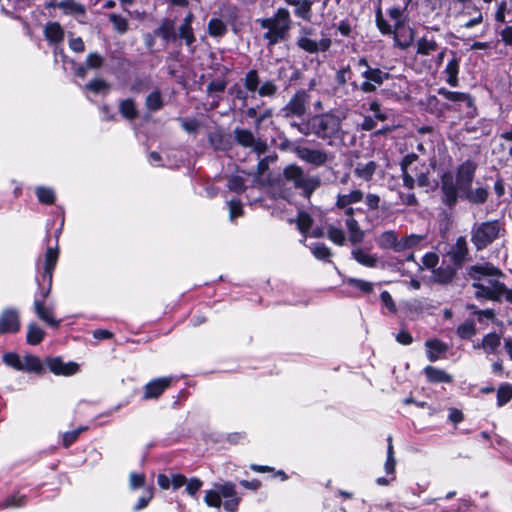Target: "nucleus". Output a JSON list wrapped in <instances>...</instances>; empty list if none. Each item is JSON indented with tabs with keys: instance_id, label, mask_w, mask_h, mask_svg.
<instances>
[{
	"instance_id": "f257e3e1",
	"label": "nucleus",
	"mask_w": 512,
	"mask_h": 512,
	"mask_svg": "<svg viewBox=\"0 0 512 512\" xmlns=\"http://www.w3.org/2000/svg\"><path fill=\"white\" fill-rule=\"evenodd\" d=\"M346 113L339 109H331L328 112L311 117L312 135L321 139L328 146L336 147L344 142L346 131L343 123Z\"/></svg>"
},
{
	"instance_id": "f03ea898",
	"label": "nucleus",
	"mask_w": 512,
	"mask_h": 512,
	"mask_svg": "<svg viewBox=\"0 0 512 512\" xmlns=\"http://www.w3.org/2000/svg\"><path fill=\"white\" fill-rule=\"evenodd\" d=\"M465 276L474 281L473 288H507L502 281L505 278L504 273L489 262L468 266Z\"/></svg>"
},
{
	"instance_id": "7ed1b4c3",
	"label": "nucleus",
	"mask_w": 512,
	"mask_h": 512,
	"mask_svg": "<svg viewBox=\"0 0 512 512\" xmlns=\"http://www.w3.org/2000/svg\"><path fill=\"white\" fill-rule=\"evenodd\" d=\"M260 25L267 29L263 38L267 40L268 45H276L286 38L291 28L290 12L286 8H279L272 17L262 19Z\"/></svg>"
},
{
	"instance_id": "20e7f679",
	"label": "nucleus",
	"mask_w": 512,
	"mask_h": 512,
	"mask_svg": "<svg viewBox=\"0 0 512 512\" xmlns=\"http://www.w3.org/2000/svg\"><path fill=\"white\" fill-rule=\"evenodd\" d=\"M222 498L226 501L223 503L224 509L234 512L239 505V498L236 493V486L232 482L216 483L212 489L205 491L204 502L208 507L220 508Z\"/></svg>"
},
{
	"instance_id": "39448f33",
	"label": "nucleus",
	"mask_w": 512,
	"mask_h": 512,
	"mask_svg": "<svg viewBox=\"0 0 512 512\" xmlns=\"http://www.w3.org/2000/svg\"><path fill=\"white\" fill-rule=\"evenodd\" d=\"M60 230L55 232L54 243H51V235L48 233L45 237L46 250L43 257L38 259V267L42 270L41 278L38 279V284L43 288H50L52 285L53 270L59 258V238Z\"/></svg>"
},
{
	"instance_id": "423d86ee",
	"label": "nucleus",
	"mask_w": 512,
	"mask_h": 512,
	"mask_svg": "<svg viewBox=\"0 0 512 512\" xmlns=\"http://www.w3.org/2000/svg\"><path fill=\"white\" fill-rule=\"evenodd\" d=\"M356 65L364 68L361 72V76L365 81L360 84L353 82L352 86L365 94L374 93L379 86L391 78L390 73L377 67H371L366 57L359 58L356 61Z\"/></svg>"
},
{
	"instance_id": "0eeeda50",
	"label": "nucleus",
	"mask_w": 512,
	"mask_h": 512,
	"mask_svg": "<svg viewBox=\"0 0 512 512\" xmlns=\"http://www.w3.org/2000/svg\"><path fill=\"white\" fill-rule=\"evenodd\" d=\"M501 230L498 220L475 223L471 228V242L477 251L484 250L499 237Z\"/></svg>"
},
{
	"instance_id": "6e6552de",
	"label": "nucleus",
	"mask_w": 512,
	"mask_h": 512,
	"mask_svg": "<svg viewBox=\"0 0 512 512\" xmlns=\"http://www.w3.org/2000/svg\"><path fill=\"white\" fill-rule=\"evenodd\" d=\"M315 35L316 31L314 28L302 26L296 40L297 47L308 54L327 52L332 45L331 38L328 35L322 34L320 39H316Z\"/></svg>"
},
{
	"instance_id": "1a4fd4ad",
	"label": "nucleus",
	"mask_w": 512,
	"mask_h": 512,
	"mask_svg": "<svg viewBox=\"0 0 512 512\" xmlns=\"http://www.w3.org/2000/svg\"><path fill=\"white\" fill-rule=\"evenodd\" d=\"M283 176L288 182H292L295 188L301 189L306 197H310L321 184L319 177L306 175L303 169L295 164L287 166Z\"/></svg>"
},
{
	"instance_id": "9d476101",
	"label": "nucleus",
	"mask_w": 512,
	"mask_h": 512,
	"mask_svg": "<svg viewBox=\"0 0 512 512\" xmlns=\"http://www.w3.org/2000/svg\"><path fill=\"white\" fill-rule=\"evenodd\" d=\"M33 308L37 317L45 324L53 328L60 326L61 320L55 318V303L49 295V290L42 291L35 296Z\"/></svg>"
},
{
	"instance_id": "9b49d317",
	"label": "nucleus",
	"mask_w": 512,
	"mask_h": 512,
	"mask_svg": "<svg viewBox=\"0 0 512 512\" xmlns=\"http://www.w3.org/2000/svg\"><path fill=\"white\" fill-rule=\"evenodd\" d=\"M310 94L305 89L297 90L287 104L280 110L283 118L303 117L308 109Z\"/></svg>"
},
{
	"instance_id": "f8f14e48",
	"label": "nucleus",
	"mask_w": 512,
	"mask_h": 512,
	"mask_svg": "<svg viewBox=\"0 0 512 512\" xmlns=\"http://www.w3.org/2000/svg\"><path fill=\"white\" fill-rule=\"evenodd\" d=\"M235 142L244 147L250 148L257 155L267 152L268 145L265 140L257 138L254 133L245 128H235L233 131Z\"/></svg>"
},
{
	"instance_id": "ddd939ff",
	"label": "nucleus",
	"mask_w": 512,
	"mask_h": 512,
	"mask_svg": "<svg viewBox=\"0 0 512 512\" xmlns=\"http://www.w3.org/2000/svg\"><path fill=\"white\" fill-rule=\"evenodd\" d=\"M459 187L454 180V176L450 171L443 173L441 176V192L442 202L448 206L453 207L458 200Z\"/></svg>"
},
{
	"instance_id": "4468645a",
	"label": "nucleus",
	"mask_w": 512,
	"mask_h": 512,
	"mask_svg": "<svg viewBox=\"0 0 512 512\" xmlns=\"http://www.w3.org/2000/svg\"><path fill=\"white\" fill-rule=\"evenodd\" d=\"M447 256L456 268H461L469 259V247L464 236H459L455 243L450 246Z\"/></svg>"
},
{
	"instance_id": "2eb2a0df",
	"label": "nucleus",
	"mask_w": 512,
	"mask_h": 512,
	"mask_svg": "<svg viewBox=\"0 0 512 512\" xmlns=\"http://www.w3.org/2000/svg\"><path fill=\"white\" fill-rule=\"evenodd\" d=\"M476 169V163L471 160H466L458 167L456 172V182L460 191L463 192L464 190L471 188Z\"/></svg>"
},
{
	"instance_id": "dca6fc26",
	"label": "nucleus",
	"mask_w": 512,
	"mask_h": 512,
	"mask_svg": "<svg viewBox=\"0 0 512 512\" xmlns=\"http://www.w3.org/2000/svg\"><path fill=\"white\" fill-rule=\"evenodd\" d=\"M21 322L15 309L7 308L0 314V334H15L20 330Z\"/></svg>"
},
{
	"instance_id": "f3484780",
	"label": "nucleus",
	"mask_w": 512,
	"mask_h": 512,
	"mask_svg": "<svg viewBox=\"0 0 512 512\" xmlns=\"http://www.w3.org/2000/svg\"><path fill=\"white\" fill-rule=\"evenodd\" d=\"M297 156L301 160L314 166H323L330 160L329 154L326 151L308 147L297 149Z\"/></svg>"
},
{
	"instance_id": "a211bd4d",
	"label": "nucleus",
	"mask_w": 512,
	"mask_h": 512,
	"mask_svg": "<svg viewBox=\"0 0 512 512\" xmlns=\"http://www.w3.org/2000/svg\"><path fill=\"white\" fill-rule=\"evenodd\" d=\"M49 370L55 375L71 376L78 372L79 365L75 362H63L60 358H47L45 361Z\"/></svg>"
},
{
	"instance_id": "6ab92c4d",
	"label": "nucleus",
	"mask_w": 512,
	"mask_h": 512,
	"mask_svg": "<svg viewBox=\"0 0 512 512\" xmlns=\"http://www.w3.org/2000/svg\"><path fill=\"white\" fill-rule=\"evenodd\" d=\"M171 381V377H162L150 381L144 388V398L152 399L159 397L170 386Z\"/></svg>"
},
{
	"instance_id": "aec40b11",
	"label": "nucleus",
	"mask_w": 512,
	"mask_h": 512,
	"mask_svg": "<svg viewBox=\"0 0 512 512\" xmlns=\"http://www.w3.org/2000/svg\"><path fill=\"white\" fill-rule=\"evenodd\" d=\"M451 59L448 61L444 73L446 75V82L451 87H457L459 84L458 74L460 69V58L457 57L454 51H451Z\"/></svg>"
},
{
	"instance_id": "412c9836",
	"label": "nucleus",
	"mask_w": 512,
	"mask_h": 512,
	"mask_svg": "<svg viewBox=\"0 0 512 512\" xmlns=\"http://www.w3.org/2000/svg\"><path fill=\"white\" fill-rule=\"evenodd\" d=\"M48 6L58 7L62 9L65 14L72 15L76 18L85 17L86 14L85 7L74 0H63L58 3L51 2Z\"/></svg>"
},
{
	"instance_id": "4be33fe9",
	"label": "nucleus",
	"mask_w": 512,
	"mask_h": 512,
	"mask_svg": "<svg viewBox=\"0 0 512 512\" xmlns=\"http://www.w3.org/2000/svg\"><path fill=\"white\" fill-rule=\"evenodd\" d=\"M154 36L161 37L165 43L175 41L177 33L175 31L174 22L171 19L162 20L160 26L154 30Z\"/></svg>"
},
{
	"instance_id": "5701e85b",
	"label": "nucleus",
	"mask_w": 512,
	"mask_h": 512,
	"mask_svg": "<svg viewBox=\"0 0 512 512\" xmlns=\"http://www.w3.org/2000/svg\"><path fill=\"white\" fill-rule=\"evenodd\" d=\"M425 346L428 349L427 357L431 362L438 360L449 349L448 345L439 339H429L425 342Z\"/></svg>"
},
{
	"instance_id": "b1692460",
	"label": "nucleus",
	"mask_w": 512,
	"mask_h": 512,
	"mask_svg": "<svg viewBox=\"0 0 512 512\" xmlns=\"http://www.w3.org/2000/svg\"><path fill=\"white\" fill-rule=\"evenodd\" d=\"M399 240L394 230H387L379 235L376 242L382 249H391L399 253Z\"/></svg>"
},
{
	"instance_id": "393cba45",
	"label": "nucleus",
	"mask_w": 512,
	"mask_h": 512,
	"mask_svg": "<svg viewBox=\"0 0 512 512\" xmlns=\"http://www.w3.org/2000/svg\"><path fill=\"white\" fill-rule=\"evenodd\" d=\"M44 36L50 44H58L64 40V30L58 22H48L44 27Z\"/></svg>"
},
{
	"instance_id": "a878e982",
	"label": "nucleus",
	"mask_w": 512,
	"mask_h": 512,
	"mask_svg": "<svg viewBox=\"0 0 512 512\" xmlns=\"http://www.w3.org/2000/svg\"><path fill=\"white\" fill-rule=\"evenodd\" d=\"M439 46L433 37L423 36L416 42V53L422 56H429L438 50Z\"/></svg>"
},
{
	"instance_id": "bb28decb",
	"label": "nucleus",
	"mask_w": 512,
	"mask_h": 512,
	"mask_svg": "<svg viewBox=\"0 0 512 512\" xmlns=\"http://www.w3.org/2000/svg\"><path fill=\"white\" fill-rule=\"evenodd\" d=\"M364 193L359 190L355 189L350 191L347 194H338L335 202L336 207H346L352 204L359 203L363 200Z\"/></svg>"
},
{
	"instance_id": "cd10ccee",
	"label": "nucleus",
	"mask_w": 512,
	"mask_h": 512,
	"mask_svg": "<svg viewBox=\"0 0 512 512\" xmlns=\"http://www.w3.org/2000/svg\"><path fill=\"white\" fill-rule=\"evenodd\" d=\"M424 372L428 381L432 383H451L453 381L451 375L433 366H427Z\"/></svg>"
},
{
	"instance_id": "c85d7f7f",
	"label": "nucleus",
	"mask_w": 512,
	"mask_h": 512,
	"mask_svg": "<svg viewBox=\"0 0 512 512\" xmlns=\"http://www.w3.org/2000/svg\"><path fill=\"white\" fill-rule=\"evenodd\" d=\"M456 275V267L450 265L439 267L433 271V279L438 284L450 283Z\"/></svg>"
},
{
	"instance_id": "c756f323",
	"label": "nucleus",
	"mask_w": 512,
	"mask_h": 512,
	"mask_svg": "<svg viewBox=\"0 0 512 512\" xmlns=\"http://www.w3.org/2000/svg\"><path fill=\"white\" fill-rule=\"evenodd\" d=\"M377 169V164L374 161H369L367 163H357L354 168V174L358 178L364 181H370Z\"/></svg>"
},
{
	"instance_id": "7c9ffc66",
	"label": "nucleus",
	"mask_w": 512,
	"mask_h": 512,
	"mask_svg": "<svg viewBox=\"0 0 512 512\" xmlns=\"http://www.w3.org/2000/svg\"><path fill=\"white\" fill-rule=\"evenodd\" d=\"M501 344V337L496 333H489L482 339L477 348H482L486 353L494 354Z\"/></svg>"
},
{
	"instance_id": "2f4dec72",
	"label": "nucleus",
	"mask_w": 512,
	"mask_h": 512,
	"mask_svg": "<svg viewBox=\"0 0 512 512\" xmlns=\"http://www.w3.org/2000/svg\"><path fill=\"white\" fill-rule=\"evenodd\" d=\"M43 370V364L41 360L32 354H26L22 358V368L21 371L27 373H40Z\"/></svg>"
},
{
	"instance_id": "473e14b6",
	"label": "nucleus",
	"mask_w": 512,
	"mask_h": 512,
	"mask_svg": "<svg viewBox=\"0 0 512 512\" xmlns=\"http://www.w3.org/2000/svg\"><path fill=\"white\" fill-rule=\"evenodd\" d=\"M45 331L35 322H31L27 326L26 341L30 345H38L42 342Z\"/></svg>"
},
{
	"instance_id": "72a5a7b5",
	"label": "nucleus",
	"mask_w": 512,
	"mask_h": 512,
	"mask_svg": "<svg viewBox=\"0 0 512 512\" xmlns=\"http://www.w3.org/2000/svg\"><path fill=\"white\" fill-rule=\"evenodd\" d=\"M425 240L426 235L424 234H410L404 236L399 240V253L408 249L415 248Z\"/></svg>"
},
{
	"instance_id": "f704fd0d",
	"label": "nucleus",
	"mask_w": 512,
	"mask_h": 512,
	"mask_svg": "<svg viewBox=\"0 0 512 512\" xmlns=\"http://www.w3.org/2000/svg\"><path fill=\"white\" fill-rule=\"evenodd\" d=\"M119 112L127 120H135L138 117V110L133 99L127 98L119 103Z\"/></svg>"
},
{
	"instance_id": "c9c22d12",
	"label": "nucleus",
	"mask_w": 512,
	"mask_h": 512,
	"mask_svg": "<svg viewBox=\"0 0 512 512\" xmlns=\"http://www.w3.org/2000/svg\"><path fill=\"white\" fill-rule=\"evenodd\" d=\"M476 296L478 298L487 297L489 299L506 301L512 303V290H480L477 291Z\"/></svg>"
},
{
	"instance_id": "e433bc0d",
	"label": "nucleus",
	"mask_w": 512,
	"mask_h": 512,
	"mask_svg": "<svg viewBox=\"0 0 512 512\" xmlns=\"http://www.w3.org/2000/svg\"><path fill=\"white\" fill-rule=\"evenodd\" d=\"M354 259L366 267H376L379 259L376 255L365 252L362 249H356L352 252Z\"/></svg>"
},
{
	"instance_id": "4c0bfd02",
	"label": "nucleus",
	"mask_w": 512,
	"mask_h": 512,
	"mask_svg": "<svg viewBox=\"0 0 512 512\" xmlns=\"http://www.w3.org/2000/svg\"><path fill=\"white\" fill-rule=\"evenodd\" d=\"M346 227L349 232V240L353 244H358L362 242L364 234L363 231L360 229L359 224L356 219L354 218H347L346 219Z\"/></svg>"
},
{
	"instance_id": "58836bf2",
	"label": "nucleus",
	"mask_w": 512,
	"mask_h": 512,
	"mask_svg": "<svg viewBox=\"0 0 512 512\" xmlns=\"http://www.w3.org/2000/svg\"><path fill=\"white\" fill-rule=\"evenodd\" d=\"M312 0H297V7L294 9V14L305 20L310 22L312 19Z\"/></svg>"
},
{
	"instance_id": "ea45409f",
	"label": "nucleus",
	"mask_w": 512,
	"mask_h": 512,
	"mask_svg": "<svg viewBox=\"0 0 512 512\" xmlns=\"http://www.w3.org/2000/svg\"><path fill=\"white\" fill-rule=\"evenodd\" d=\"M463 193H465L467 200L474 204H482L486 202L489 195L488 190L483 187H478L474 190L469 188L468 190H464Z\"/></svg>"
},
{
	"instance_id": "a19ab883",
	"label": "nucleus",
	"mask_w": 512,
	"mask_h": 512,
	"mask_svg": "<svg viewBox=\"0 0 512 512\" xmlns=\"http://www.w3.org/2000/svg\"><path fill=\"white\" fill-rule=\"evenodd\" d=\"M108 19L117 33L125 34L129 30V20L127 17L117 13H111L108 15Z\"/></svg>"
},
{
	"instance_id": "79ce46f5",
	"label": "nucleus",
	"mask_w": 512,
	"mask_h": 512,
	"mask_svg": "<svg viewBox=\"0 0 512 512\" xmlns=\"http://www.w3.org/2000/svg\"><path fill=\"white\" fill-rule=\"evenodd\" d=\"M163 105V98L159 90L151 92L145 99V106L151 112L160 110Z\"/></svg>"
},
{
	"instance_id": "37998d69",
	"label": "nucleus",
	"mask_w": 512,
	"mask_h": 512,
	"mask_svg": "<svg viewBox=\"0 0 512 512\" xmlns=\"http://www.w3.org/2000/svg\"><path fill=\"white\" fill-rule=\"evenodd\" d=\"M25 503L26 498L24 495L13 494L0 501V510L22 507Z\"/></svg>"
},
{
	"instance_id": "c03bdc74",
	"label": "nucleus",
	"mask_w": 512,
	"mask_h": 512,
	"mask_svg": "<svg viewBox=\"0 0 512 512\" xmlns=\"http://www.w3.org/2000/svg\"><path fill=\"white\" fill-rule=\"evenodd\" d=\"M437 93L444 97L446 100L452 101V102H464V101H471V98L468 94L463 92H457V91H450L446 88H439Z\"/></svg>"
},
{
	"instance_id": "a18cd8bd",
	"label": "nucleus",
	"mask_w": 512,
	"mask_h": 512,
	"mask_svg": "<svg viewBox=\"0 0 512 512\" xmlns=\"http://www.w3.org/2000/svg\"><path fill=\"white\" fill-rule=\"evenodd\" d=\"M243 84L247 91L255 93L260 85V79L257 70H249L245 75Z\"/></svg>"
},
{
	"instance_id": "49530a36",
	"label": "nucleus",
	"mask_w": 512,
	"mask_h": 512,
	"mask_svg": "<svg viewBox=\"0 0 512 512\" xmlns=\"http://www.w3.org/2000/svg\"><path fill=\"white\" fill-rule=\"evenodd\" d=\"M227 32L226 24L218 18H212L208 23V33L213 37H222Z\"/></svg>"
},
{
	"instance_id": "de8ad7c7",
	"label": "nucleus",
	"mask_w": 512,
	"mask_h": 512,
	"mask_svg": "<svg viewBox=\"0 0 512 512\" xmlns=\"http://www.w3.org/2000/svg\"><path fill=\"white\" fill-rule=\"evenodd\" d=\"M456 332L461 339H470L476 335V325L473 320H466L457 327Z\"/></svg>"
},
{
	"instance_id": "09e8293b",
	"label": "nucleus",
	"mask_w": 512,
	"mask_h": 512,
	"mask_svg": "<svg viewBox=\"0 0 512 512\" xmlns=\"http://www.w3.org/2000/svg\"><path fill=\"white\" fill-rule=\"evenodd\" d=\"M256 92L260 97L273 98L278 92V86L273 80H268L259 85Z\"/></svg>"
},
{
	"instance_id": "8fccbe9b",
	"label": "nucleus",
	"mask_w": 512,
	"mask_h": 512,
	"mask_svg": "<svg viewBox=\"0 0 512 512\" xmlns=\"http://www.w3.org/2000/svg\"><path fill=\"white\" fill-rule=\"evenodd\" d=\"M35 192L39 202L47 205L54 203L55 193L53 189L40 186L36 188Z\"/></svg>"
},
{
	"instance_id": "3c124183",
	"label": "nucleus",
	"mask_w": 512,
	"mask_h": 512,
	"mask_svg": "<svg viewBox=\"0 0 512 512\" xmlns=\"http://www.w3.org/2000/svg\"><path fill=\"white\" fill-rule=\"evenodd\" d=\"M2 361L8 367H11L17 371H21L22 358L15 352H7L2 356Z\"/></svg>"
},
{
	"instance_id": "603ef678",
	"label": "nucleus",
	"mask_w": 512,
	"mask_h": 512,
	"mask_svg": "<svg viewBox=\"0 0 512 512\" xmlns=\"http://www.w3.org/2000/svg\"><path fill=\"white\" fill-rule=\"evenodd\" d=\"M177 37L183 39L187 46H192L196 40L192 26L182 24L178 28Z\"/></svg>"
},
{
	"instance_id": "864d4df0",
	"label": "nucleus",
	"mask_w": 512,
	"mask_h": 512,
	"mask_svg": "<svg viewBox=\"0 0 512 512\" xmlns=\"http://www.w3.org/2000/svg\"><path fill=\"white\" fill-rule=\"evenodd\" d=\"M512 399V386L510 384H503L497 391V403L503 406Z\"/></svg>"
},
{
	"instance_id": "5fc2aeb1",
	"label": "nucleus",
	"mask_w": 512,
	"mask_h": 512,
	"mask_svg": "<svg viewBox=\"0 0 512 512\" xmlns=\"http://www.w3.org/2000/svg\"><path fill=\"white\" fill-rule=\"evenodd\" d=\"M85 88L94 93L107 92L110 88L109 84L103 79H93L86 84Z\"/></svg>"
},
{
	"instance_id": "6e6d98bb",
	"label": "nucleus",
	"mask_w": 512,
	"mask_h": 512,
	"mask_svg": "<svg viewBox=\"0 0 512 512\" xmlns=\"http://www.w3.org/2000/svg\"><path fill=\"white\" fill-rule=\"evenodd\" d=\"M421 167H422V169H425L426 171L421 170L418 172V169L416 171H414L418 186H420V187L436 186L437 183L435 181L433 182V184L430 181V178L428 176V169L425 167V164H422Z\"/></svg>"
},
{
	"instance_id": "4d7b16f0",
	"label": "nucleus",
	"mask_w": 512,
	"mask_h": 512,
	"mask_svg": "<svg viewBox=\"0 0 512 512\" xmlns=\"http://www.w3.org/2000/svg\"><path fill=\"white\" fill-rule=\"evenodd\" d=\"M227 187L230 191L241 193L246 189L245 180L238 175L229 178Z\"/></svg>"
},
{
	"instance_id": "13d9d810",
	"label": "nucleus",
	"mask_w": 512,
	"mask_h": 512,
	"mask_svg": "<svg viewBox=\"0 0 512 512\" xmlns=\"http://www.w3.org/2000/svg\"><path fill=\"white\" fill-rule=\"evenodd\" d=\"M185 490L191 497H196L197 493L203 486V482L196 477L186 480Z\"/></svg>"
},
{
	"instance_id": "bf43d9fd",
	"label": "nucleus",
	"mask_w": 512,
	"mask_h": 512,
	"mask_svg": "<svg viewBox=\"0 0 512 512\" xmlns=\"http://www.w3.org/2000/svg\"><path fill=\"white\" fill-rule=\"evenodd\" d=\"M298 229L302 233H306L312 226V218L305 212H300L297 218Z\"/></svg>"
},
{
	"instance_id": "052dcab7",
	"label": "nucleus",
	"mask_w": 512,
	"mask_h": 512,
	"mask_svg": "<svg viewBox=\"0 0 512 512\" xmlns=\"http://www.w3.org/2000/svg\"><path fill=\"white\" fill-rule=\"evenodd\" d=\"M418 160V155H416L415 153H411V154H407L401 161L400 163V166H401V171L404 172V171H410L413 172V171H416L417 170V167H412L413 164Z\"/></svg>"
},
{
	"instance_id": "680f3d73",
	"label": "nucleus",
	"mask_w": 512,
	"mask_h": 512,
	"mask_svg": "<svg viewBox=\"0 0 512 512\" xmlns=\"http://www.w3.org/2000/svg\"><path fill=\"white\" fill-rule=\"evenodd\" d=\"M328 238L335 244L342 245L345 241L343 230L330 226L328 229Z\"/></svg>"
},
{
	"instance_id": "e2e57ef3",
	"label": "nucleus",
	"mask_w": 512,
	"mask_h": 512,
	"mask_svg": "<svg viewBox=\"0 0 512 512\" xmlns=\"http://www.w3.org/2000/svg\"><path fill=\"white\" fill-rule=\"evenodd\" d=\"M369 110L374 113V118L378 121H386L388 116L381 110V104L378 100H373L369 103Z\"/></svg>"
},
{
	"instance_id": "0e129e2a",
	"label": "nucleus",
	"mask_w": 512,
	"mask_h": 512,
	"mask_svg": "<svg viewBox=\"0 0 512 512\" xmlns=\"http://www.w3.org/2000/svg\"><path fill=\"white\" fill-rule=\"evenodd\" d=\"M273 116V109L272 108H266L264 109L258 116L256 117L255 123H254V129L256 132H259L262 129L263 123L272 118Z\"/></svg>"
},
{
	"instance_id": "69168bd1",
	"label": "nucleus",
	"mask_w": 512,
	"mask_h": 512,
	"mask_svg": "<svg viewBox=\"0 0 512 512\" xmlns=\"http://www.w3.org/2000/svg\"><path fill=\"white\" fill-rule=\"evenodd\" d=\"M104 62L103 57L98 53H90L86 57L85 64L89 69H97L102 66Z\"/></svg>"
},
{
	"instance_id": "338daca9",
	"label": "nucleus",
	"mask_w": 512,
	"mask_h": 512,
	"mask_svg": "<svg viewBox=\"0 0 512 512\" xmlns=\"http://www.w3.org/2000/svg\"><path fill=\"white\" fill-rule=\"evenodd\" d=\"M439 263V256L434 252H428L422 257V264L427 269L435 270Z\"/></svg>"
},
{
	"instance_id": "774afa93",
	"label": "nucleus",
	"mask_w": 512,
	"mask_h": 512,
	"mask_svg": "<svg viewBox=\"0 0 512 512\" xmlns=\"http://www.w3.org/2000/svg\"><path fill=\"white\" fill-rule=\"evenodd\" d=\"M178 121L180 122L181 127L188 133H194L200 127V123L197 119L178 118Z\"/></svg>"
}]
</instances>
